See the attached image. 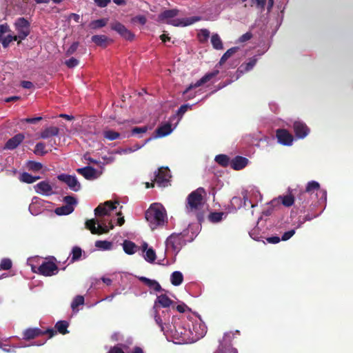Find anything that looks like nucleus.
Segmentation results:
<instances>
[{"instance_id": "nucleus-1", "label": "nucleus", "mask_w": 353, "mask_h": 353, "mask_svg": "<svg viewBox=\"0 0 353 353\" xmlns=\"http://www.w3.org/2000/svg\"><path fill=\"white\" fill-rule=\"evenodd\" d=\"M156 323L161 327L168 341L176 344H187L197 341L207 332L202 319L196 315L173 316L171 324H163V319L156 315Z\"/></svg>"}, {"instance_id": "nucleus-2", "label": "nucleus", "mask_w": 353, "mask_h": 353, "mask_svg": "<svg viewBox=\"0 0 353 353\" xmlns=\"http://www.w3.org/2000/svg\"><path fill=\"white\" fill-rule=\"evenodd\" d=\"M118 202L108 201L98 205L94 210V214L98 219H92L87 220L85 227L90 230L92 234H101L108 232L114 228L112 219H109L111 212L117 208Z\"/></svg>"}, {"instance_id": "nucleus-3", "label": "nucleus", "mask_w": 353, "mask_h": 353, "mask_svg": "<svg viewBox=\"0 0 353 353\" xmlns=\"http://www.w3.org/2000/svg\"><path fill=\"white\" fill-rule=\"evenodd\" d=\"M145 219L152 230L163 225L167 220V214L164 207L158 203L150 205L145 212Z\"/></svg>"}, {"instance_id": "nucleus-4", "label": "nucleus", "mask_w": 353, "mask_h": 353, "mask_svg": "<svg viewBox=\"0 0 353 353\" xmlns=\"http://www.w3.org/2000/svg\"><path fill=\"white\" fill-rule=\"evenodd\" d=\"M178 12V10L176 9L165 10L159 15V21L174 26L185 27L201 20V17L197 16L181 19L175 18Z\"/></svg>"}, {"instance_id": "nucleus-5", "label": "nucleus", "mask_w": 353, "mask_h": 353, "mask_svg": "<svg viewBox=\"0 0 353 353\" xmlns=\"http://www.w3.org/2000/svg\"><path fill=\"white\" fill-rule=\"evenodd\" d=\"M204 190L198 188L189 194L187 198L186 212L190 215H197L204 204L203 194Z\"/></svg>"}, {"instance_id": "nucleus-6", "label": "nucleus", "mask_w": 353, "mask_h": 353, "mask_svg": "<svg viewBox=\"0 0 353 353\" xmlns=\"http://www.w3.org/2000/svg\"><path fill=\"white\" fill-rule=\"evenodd\" d=\"M219 74V70H216L213 72L205 74L202 78L195 83L190 84V85L183 92V95L186 99H191L195 97V93L192 92V90L196 88L204 83L208 82L212 78L215 77Z\"/></svg>"}, {"instance_id": "nucleus-7", "label": "nucleus", "mask_w": 353, "mask_h": 353, "mask_svg": "<svg viewBox=\"0 0 353 353\" xmlns=\"http://www.w3.org/2000/svg\"><path fill=\"white\" fill-rule=\"evenodd\" d=\"M179 121H180V118L176 119V116L173 115L170 119L169 121L165 122V123L162 124L161 126H159L157 129L156 137L161 138V137H163L168 136L170 134H171L172 132V131L176 128Z\"/></svg>"}, {"instance_id": "nucleus-8", "label": "nucleus", "mask_w": 353, "mask_h": 353, "mask_svg": "<svg viewBox=\"0 0 353 353\" xmlns=\"http://www.w3.org/2000/svg\"><path fill=\"white\" fill-rule=\"evenodd\" d=\"M183 245V237L181 234H171L165 241V253L172 251L176 255Z\"/></svg>"}, {"instance_id": "nucleus-9", "label": "nucleus", "mask_w": 353, "mask_h": 353, "mask_svg": "<svg viewBox=\"0 0 353 353\" xmlns=\"http://www.w3.org/2000/svg\"><path fill=\"white\" fill-rule=\"evenodd\" d=\"M15 30L17 32L19 43L25 39L30 34V23L23 17L18 18L14 23Z\"/></svg>"}, {"instance_id": "nucleus-10", "label": "nucleus", "mask_w": 353, "mask_h": 353, "mask_svg": "<svg viewBox=\"0 0 353 353\" xmlns=\"http://www.w3.org/2000/svg\"><path fill=\"white\" fill-rule=\"evenodd\" d=\"M36 268H37L35 266L31 265L32 272L39 273L46 276H53L57 274L58 272V267L52 261H44L39 265V268H37V270Z\"/></svg>"}, {"instance_id": "nucleus-11", "label": "nucleus", "mask_w": 353, "mask_h": 353, "mask_svg": "<svg viewBox=\"0 0 353 353\" xmlns=\"http://www.w3.org/2000/svg\"><path fill=\"white\" fill-rule=\"evenodd\" d=\"M172 303V301L168 298V296L165 294H161L157 296V299L154 302V306H153V310H154V318L155 319L156 315H158L160 316L163 321L165 320V316L166 315L165 312L164 311L162 312V314H164L163 318H162L161 315L160 314L158 309L159 307H170Z\"/></svg>"}, {"instance_id": "nucleus-12", "label": "nucleus", "mask_w": 353, "mask_h": 353, "mask_svg": "<svg viewBox=\"0 0 353 353\" xmlns=\"http://www.w3.org/2000/svg\"><path fill=\"white\" fill-rule=\"evenodd\" d=\"M65 205L55 209L57 215H68L74 211V205L77 203V199L72 196H66L63 199Z\"/></svg>"}, {"instance_id": "nucleus-13", "label": "nucleus", "mask_w": 353, "mask_h": 353, "mask_svg": "<svg viewBox=\"0 0 353 353\" xmlns=\"http://www.w3.org/2000/svg\"><path fill=\"white\" fill-rule=\"evenodd\" d=\"M170 171L168 168H161L155 174L154 182L159 187H167L170 185Z\"/></svg>"}, {"instance_id": "nucleus-14", "label": "nucleus", "mask_w": 353, "mask_h": 353, "mask_svg": "<svg viewBox=\"0 0 353 353\" xmlns=\"http://www.w3.org/2000/svg\"><path fill=\"white\" fill-rule=\"evenodd\" d=\"M59 134V129L57 127L49 126L41 132L39 137L43 139H48V146L52 148L57 145L56 141L52 138L58 136Z\"/></svg>"}, {"instance_id": "nucleus-15", "label": "nucleus", "mask_w": 353, "mask_h": 353, "mask_svg": "<svg viewBox=\"0 0 353 353\" xmlns=\"http://www.w3.org/2000/svg\"><path fill=\"white\" fill-rule=\"evenodd\" d=\"M293 129L298 139H305L310 132L308 126L303 121L299 119L293 121Z\"/></svg>"}, {"instance_id": "nucleus-16", "label": "nucleus", "mask_w": 353, "mask_h": 353, "mask_svg": "<svg viewBox=\"0 0 353 353\" xmlns=\"http://www.w3.org/2000/svg\"><path fill=\"white\" fill-rule=\"evenodd\" d=\"M57 178L59 181L67 184L68 188L72 191L77 192L81 189V184L75 176L61 174L58 175Z\"/></svg>"}, {"instance_id": "nucleus-17", "label": "nucleus", "mask_w": 353, "mask_h": 353, "mask_svg": "<svg viewBox=\"0 0 353 353\" xmlns=\"http://www.w3.org/2000/svg\"><path fill=\"white\" fill-rule=\"evenodd\" d=\"M276 136L278 142L283 145L290 146L293 144L294 137L285 129H278L276 132Z\"/></svg>"}, {"instance_id": "nucleus-18", "label": "nucleus", "mask_w": 353, "mask_h": 353, "mask_svg": "<svg viewBox=\"0 0 353 353\" xmlns=\"http://www.w3.org/2000/svg\"><path fill=\"white\" fill-rule=\"evenodd\" d=\"M214 353H238L237 350L230 343V334H225L223 341Z\"/></svg>"}, {"instance_id": "nucleus-19", "label": "nucleus", "mask_w": 353, "mask_h": 353, "mask_svg": "<svg viewBox=\"0 0 353 353\" xmlns=\"http://www.w3.org/2000/svg\"><path fill=\"white\" fill-rule=\"evenodd\" d=\"M35 192L43 196H50L54 194L52 185L48 181H42L34 186Z\"/></svg>"}, {"instance_id": "nucleus-20", "label": "nucleus", "mask_w": 353, "mask_h": 353, "mask_svg": "<svg viewBox=\"0 0 353 353\" xmlns=\"http://www.w3.org/2000/svg\"><path fill=\"white\" fill-rule=\"evenodd\" d=\"M258 61V57L254 56L248 59L245 63H242L236 71V76L235 80H237L243 74L250 72L255 66Z\"/></svg>"}, {"instance_id": "nucleus-21", "label": "nucleus", "mask_w": 353, "mask_h": 353, "mask_svg": "<svg viewBox=\"0 0 353 353\" xmlns=\"http://www.w3.org/2000/svg\"><path fill=\"white\" fill-rule=\"evenodd\" d=\"M142 256L143 259L148 263H152L157 259V255L154 250L148 246L145 242L141 245Z\"/></svg>"}, {"instance_id": "nucleus-22", "label": "nucleus", "mask_w": 353, "mask_h": 353, "mask_svg": "<svg viewBox=\"0 0 353 353\" xmlns=\"http://www.w3.org/2000/svg\"><path fill=\"white\" fill-rule=\"evenodd\" d=\"M77 171L88 180L96 179L99 178L101 174L97 170L90 166L79 168Z\"/></svg>"}, {"instance_id": "nucleus-23", "label": "nucleus", "mask_w": 353, "mask_h": 353, "mask_svg": "<svg viewBox=\"0 0 353 353\" xmlns=\"http://www.w3.org/2000/svg\"><path fill=\"white\" fill-rule=\"evenodd\" d=\"M112 29L117 31L125 39L131 40L134 37L133 34L120 23L117 22L114 23L112 25Z\"/></svg>"}, {"instance_id": "nucleus-24", "label": "nucleus", "mask_w": 353, "mask_h": 353, "mask_svg": "<svg viewBox=\"0 0 353 353\" xmlns=\"http://www.w3.org/2000/svg\"><path fill=\"white\" fill-rule=\"evenodd\" d=\"M150 140H151V138H150L148 140H146L145 141V143H143V144H141V145L135 144V145H134L132 146H130V147H128V148H126L118 149V150L114 151V153L117 154H120V155L128 154L132 153V152H134L135 151H137L138 150L142 148Z\"/></svg>"}, {"instance_id": "nucleus-25", "label": "nucleus", "mask_w": 353, "mask_h": 353, "mask_svg": "<svg viewBox=\"0 0 353 353\" xmlns=\"http://www.w3.org/2000/svg\"><path fill=\"white\" fill-rule=\"evenodd\" d=\"M23 134H17L12 138L10 139L5 145V148L8 150H13L16 148L24 139Z\"/></svg>"}, {"instance_id": "nucleus-26", "label": "nucleus", "mask_w": 353, "mask_h": 353, "mask_svg": "<svg viewBox=\"0 0 353 353\" xmlns=\"http://www.w3.org/2000/svg\"><path fill=\"white\" fill-rule=\"evenodd\" d=\"M248 163V159L242 157H236L230 161V167L235 170H239L245 168Z\"/></svg>"}, {"instance_id": "nucleus-27", "label": "nucleus", "mask_w": 353, "mask_h": 353, "mask_svg": "<svg viewBox=\"0 0 353 353\" xmlns=\"http://www.w3.org/2000/svg\"><path fill=\"white\" fill-rule=\"evenodd\" d=\"M243 196L244 199V205H247V203H251V201L250 198L251 196H254L257 198L258 196L261 199V196L259 190L254 188H250V190H246L244 192H243Z\"/></svg>"}, {"instance_id": "nucleus-28", "label": "nucleus", "mask_w": 353, "mask_h": 353, "mask_svg": "<svg viewBox=\"0 0 353 353\" xmlns=\"http://www.w3.org/2000/svg\"><path fill=\"white\" fill-rule=\"evenodd\" d=\"M122 247L125 253L128 255L135 254L139 250V247L134 242L129 240L123 241Z\"/></svg>"}, {"instance_id": "nucleus-29", "label": "nucleus", "mask_w": 353, "mask_h": 353, "mask_svg": "<svg viewBox=\"0 0 353 353\" xmlns=\"http://www.w3.org/2000/svg\"><path fill=\"white\" fill-rule=\"evenodd\" d=\"M132 343V339L130 338L126 341V343H119L112 347L108 353H125V351L128 350V345H131Z\"/></svg>"}, {"instance_id": "nucleus-30", "label": "nucleus", "mask_w": 353, "mask_h": 353, "mask_svg": "<svg viewBox=\"0 0 353 353\" xmlns=\"http://www.w3.org/2000/svg\"><path fill=\"white\" fill-rule=\"evenodd\" d=\"M43 334V332L39 328H28L23 332V339L25 340H30L42 335Z\"/></svg>"}, {"instance_id": "nucleus-31", "label": "nucleus", "mask_w": 353, "mask_h": 353, "mask_svg": "<svg viewBox=\"0 0 353 353\" xmlns=\"http://www.w3.org/2000/svg\"><path fill=\"white\" fill-rule=\"evenodd\" d=\"M39 199L34 197L31 203L29 205V211L32 215H37L41 212V208L39 206Z\"/></svg>"}, {"instance_id": "nucleus-32", "label": "nucleus", "mask_w": 353, "mask_h": 353, "mask_svg": "<svg viewBox=\"0 0 353 353\" xmlns=\"http://www.w3.org/2000/svg\"><path fill=\"white\" fill-rule=\"evenodd\" d=\"M183 281V275L180 271H174L170 275V282L174 286L180 285Z\"/></svg>"}, {"instance_id": "nucleus-33", "label": "nucleus", "mask_w": 353, "mask_h": 353, "mask_svg": "<svg viewBox=\"0 0 353 353\" xmlns=\"http://www.w3.org/2000/svg\"><path fill=\"white\" fill-rule=\"evenodd\" d=\"M84 297L81 295L76 296L72 303H71V308L74 313H77L79 312L78 307L79 305H83L84 304Z\"/></svg>"}, {"instance_id": "nucleus-34", "label": "nucleus", "mask_w": 353, "mask_h": 353, "mask_svg": "<svg viewBox=\"0 0 353 353\" xmlns=\"http://www.w3.org/2000/svg\"><path fill=\"white\" fill-rule=\"evenodd\" d=\"M95 247L99 250H111L113 248V244L108 241H97L94 243Z\"/></svg>"}, {"instance_id": "nucleus-35", "label": "nucleus", "mask_w": 353, "mask_h": 353, "mask_svg": "<svg viewBox=\"0 0 353 353\" xmlns=\"http://www.w3.org/2000/svg\"><path fill=\"white\" fill-rule=\"evenodd\" d=\"M214 161L223 167L230 165V158L226 154H218L215 157Z\"/></svg>"}, {"instance_id": "nucleus-36", "label": "nucleus", "mask_w": 353, "mask_h": 353, "mask_svg": "<svg viewBox=\"0 0 353 353\" xmlns=\"http://www.w3.org/2000/svg\"><path fill=\"white\" fill-rule=\"evenodd\" d=\"M39 179L40 176H34L27 172H23L21 174L19 178L21 181L27 183H32Z\"/></svg>"}, {"instance_id": "nucleus-37", "label": "nucleus", "mask_w": 353, "mask_h": 353, "mask_svg": "<svg viewBox=\"0 0 353 353\" xmlns=\"http://www.w3.org/2000/svg\"><path fill=\"white\" fill-rule=\"evenodd\" d=\"M211 43L216 50H221L223 48L222 41L217 34H213L211 37Z\"/></svg>"}, {"instance_id": "nucleus-38", "label": "nucleus", "mask_w": 353, "mask_h": 353, "mask_svg": "<svg viewBox=\"0 0 353 353\" xmlns=\"http://www.w3.org/2000/svg\"><path fill=\"white\" fill-rule=\"evenodd\" d=\"M277 200L281 201L283 205L286 207L292 205L294 202V196L291 194L281 196L277 199Z\"/></svg>"}, {"instance_id": "nucleus-39", "label": "nucleus", "mask_w": 353, "mask_h": 353, "mask_svg": "<svg viewBox=\"0 0 353 353\" xmlns=\"http://www.w3.org/2000/svg\"><path fill=\"white\" fill-rule=\"evenodd\" d=\"M56 329L62 334H65L68 332V323L65 321H58L55 325Z\"/></svg>"}, {"instance_id": "nucleus-40", "label": "nucleus", "mask_w": 353, "mask_h": 353, "mask_svg": "<svg viewBox=\"0 0 353 353\" xmlns=\"http://www.w3.org/2000/svg\"><path fill=\"white\" fill-rule=\"evenodd\" d=\"M34 153L39 156H43L47 154L48 151L46 150V145L42 142L37 143L34 147Z\"/></svg>"}, {"instance_id": "nucleus-41", "label": "nucleus", "mask_w": 353, "mask_h": 353, "mask_svg": "<svg viewBox=\"0 0 353 353\" xmlns=\"http://www.w3.org/2000/svg\"><path fill=\"white\" fill-rule=\"evenodd\" d=\"M104 137L110 141H114L120 137V134L112 130H106L103 132Z\"/></svg>"}, {"instance_id": "nucleus-42", "label": "nucleus", "mask_w": 353, "mask_h": 353, "mask_svg": "<svg viewBox=\"0 0 353 353\" xmlns=\"http://www.w3.org/2000/svg\"><path fill=\"white\" fill-rule=\"evenodd\" d=\"M226 216L223 212H212L209 216V219L212 223H218Z\"/></svg>"}, {"instance_id": "nucleus-43", "label": "nucleus", "mask_w": 353, "mask_h": 353, "mask_svg": "<svg viewBox=\"0 0 353 353\" xmlns=\"http://www.w3.org/2000/svg\"><path fill=\"white\" fill-rule=\"evenodd\" d=\"M238 48L235 47L228 50L221 58L219 64L220 65H223L233 54H234L236 52Z\"/></svg>"}, {"instance_id": "nucleus-44", "label": "nucleus", "mask_w": 353, "mask_h": 353, "mask_svg": "<svg viewBox=\"0 0 353 353\" xmlns=\"http://www.w3.org/2000/svg\"><path fill=\"white\" fill-rule=\"evenodd\" d=\"M108 37L105 35H94L92 41L98 46H103L105 44Z\"/></svg>"}, {"instance_id": "nucleus-45", "label": "nucleus", "mask_w": 353, "mask_h": 353, "mask_svg": "<svg viewBox=\"0 0 353 353\" xmlns=\"http://www.w3.org/2000/svg\"><path fill=\"white\" fill-rule=\"evenodd\" d=\"M319 188H320V184L319 182H317L316 181H311L307 183V185L305 188V192L310 193L314 190H319Z\"/></svg>"}, {"instance_id": "nucleus-46", "label": "nucleus", "mask_w": 353, "mask_h": 353, "mask_svg": "<svg viewBox=\"0 0 353 353\" xmlns=\"http://www.w3.org/2000/svg\"><path fill=\"white\" fill-rule=\"evenodd\" d=\"M249 234L252 239L257 241H261V239L262 238L261 229L258 226L253 228Z\"/></svg>"}, {"instance_id": "nucleus-47", "label": "nucleus", "mask_w": 353, "mask_h": 353, "mask_svg": "<svg viewBox=\"0 0 353 353\" xmlns=\"http://www.w3.org/2000/svg\"><path fill=\"white\" fill-rule=\"evenodd\" d=\"M107 23V20L105 19H97L92 21L90 23V27L92 29H97L105 26Z\"/></svg>"}, {"instance_id": "nucleus-48", "label": "nucleus", "mask_w": 353, "mask_h": 353, "mask_svg": "<svg viewBox=\"0 0 353 353\" xmlns=\"http://www.w3.org/2000/svg\"><path fill=\"white\" fill-rule=\"evenodd\" d=\"M13 41H17L19 42V39L15 35L9 34L2 39L1 43L3 48H7Z\"/></svg>"}, {"instance_id": "nucleus-49", "label": "nucleus", "mask_w": 353, "mask_h": 353, "mask_svg": "<svg viewBox=\"0 0 353 353\" xmlns=\"http://www.w3.org/2000/svg\"><path fill=\"white\" fill-rule=\"evenodd\" d=\"M193 105H189V104H185L181 105L179 109L178 110L176 114H175L176 116V119L180 118V120L181 119L183 114L188 111V109H191Z\"/></svg>"}, {"instance_id": "nucleus-50", "label": "nucleus", "mask_w": 353, "mask_h": 353, "mask_svg": "<svg viewBox=\"0 0 353 353\" xmlns=\"http://www.w3.org/2000/svg\"><path fill=\"white\" fill-rule=\"evenodd\" d=\"M210 37V31L207 29H202L198 33V39L201 42H205Z\"/></svg>"}, {"instance_id": "nucleus-51", "label": "nucleus", "mask_w": 353, "mask_h": 353, "mask_svg": "<svg viewBox=\"0 0 353 353\" xmlns=\"http://www.w3.org/2000/svg\"><path fill=\"white\" fill-rule=\"evenodd\" d=\"M12 261L8 258H4L1 261L0 268L1 270H10L12 268Z\"/></svg>"}, {"instance_id": "nucleus-52", "label": "nucleus", "mask_w": 353, "mask_h": 353, "mask_svg": "<svg viewBox=\"0 0 353 353\" xmlns=\"http://www.w3.org/2000/svg\"><path fill=\"white\" fill-rule=\"evenodd\" d=\"M141 279L146 284L153 288V289L156 291H159L161 289L160 285L156 281H151L145 277H141Z\"/></svg>"}, {"instance_id": "nucleus-53", "label": "nucleus", "mask_w": 353, "mask_h": 353, "mask_svg": "<svg viewBox=\"0 0 353 353\" xmlns=\"http://www.w3.org/2000/svg\"><path fill=\"white\" fill-rule=\"evenodd\" d=\"M81 253H82V251H81V249L78 248V247H74L72 250V259L71 261L73 262V261H75L78 259H80L81 256Z\"/></svg>"}, {"instance_id": "nucleus-54", "label": "nucleus", "mask_w": 353, "mask_h": 353, "mask_svg": "<svg viewBox=\"0 0 353 353\" xmlns=\"http://www.w3.org/2000/svg\"><path fill=\"white\" fill-rule=\"evenodd\" d=\"M114 154H116L114 152L108 154V155H104L102 157V159L105 161V163H112L115 161V157Z\"/></svg>"}, {"instance_id": "nucleus-55", "label": "nucleus", "mask_w": 353, "mask_h": 353, "mask_svg": "<svg viewBox=\"0 0 353 353\" xmlns=\"http://www.w3.org/2000/svg\"><path fill=\"white\" fill-rule=\"evenodd\" d=\"M65 63L68 68H72L76 67L79 64V61L77 59L72 57L68 60L65 61Z\"/></svg>"}, {"instance_id": "nucleus-56", "label": "nucleus", "mask_w": 353, "mask_h": 353, "mask_svg": "<svg viewBox=\"0 0 353 353\" xmlns=\"http://www.w3.org/2000/svg\"><path fill=\"white\" fill-rule=\"evenodd\" d=\"M148 130L147 126L136 127L132 130V134H137L140 133H145Z\"/></svg>"}, {"instance_id": "nucleus-57", "label": "nucleus", "mask_w": 353, "mask_h": 353, "mask_svg": "<svg viewBox=\"0 0 353 353\" xmlns=\"http://www.w3.org/2000/svg\"><path fill=\"white\" fill-rule=\"evenodd\" d=\"M295 234V230H290L288 232H285L281 236V241H288L289 240L291 237H292L294 236V234Z\"/></svg>"}, {"instance_id": "nucleus-58", "label": "nucleus", "mask_w": 353, "mask_h": 353, "mask_svg": "<svg viewBox=\"0 0 353 353\" xmlns=\"http://www.w3.org/2000/svg\"><path fill=\"white\" fill-rule=\"evenodd\" d=\"M252 37V34L251 32H246L245 34H243L242 36H241L239 39H238V42L239 43H244V42H246L247 41L250 40Z\"/></svg>"}, {"instance_id": "nucleus-59", "label": "nucleus", "mask_w": 353, "mask_h": 353, "mask_svg": "<svg viewBox=\"0 0 353 353\" xmlns=\"http://www.w3.org/2000/svg\"><path fill=\"white\" fill-rule=\"evenodd\" d=\"M146 18L143 15H138L132 19L133 22H137L141 25H144L146 23Z\"/></svg>"}, {"instance_id": "nucleus-60", "label": "nucleus", "mask_w": 353, "mask_h": 353, "mask_svg": "<svg viewBox=\"0 0 353 353\" xmlns=\"http://www.w3.org/2000/svg\"><path fill=\"white\" fill-rule=\"evenodd\" d=\"M78 46H79V43L78 42H74L70 46V48L67 50L66 54L68 55H70V54H73L77 50Z\"/></svg>"}, {"instance_id": "nucleus-61", "label": "nucleus", "mask_w": 353, "mask_h": 353, "mask_svg": "<svg viewBox=\"0 0 353 353\" xmlns=\"http://www.w3.org/2000/svg\"><path fill=\"white\" fill-rule=\"evenodd\" d=\"M267 0H252L259 8L263 9Z\"/></svg>"}, {"instance_id": "nucleus-62", "label": "nucleus", "mask_w": 353, "mask_h": 353, "mask_svg": "<svg viewBox=\"0 0 353 353\" xmlns=\"http://www.w3.org/2000/svg\"><path fill=\"white\" fill-rule=\"evenodd\" d=\"M97 5L99 7H105L110 2V0H94Z\"/></svg>"}, {"instance_id": "nucleus-63", "label": "nucleus", "mask_w": 353, "mask_h": 353, "mask_svg": "<svg viewBox=\"0 0 353 353\" xmlns=\"http://www.w3.org/2000/svg\"><path fill=\"white\" fill-rule=\"evenodd\" d=\"M117 215L118 216V218L117 219V223L121 226L125 222L124 217L121 216L120 211L117 212Z\"/></svg>"}, {"instance_id": "nucleus-64", "label": "nucleus", "mask_w": 353, "mask_h": 353, "mask_svg": "<svg viewBox=\"0 0 353 353\" xmlns=\"http://www.w3.org/2000/svg\"><path fill=\"white\" fill-rule=\"evenodd\" d=\"M10 31L9 26L7 23L0 25V32L4 34Z\"/></svg>"}]
</instances>
